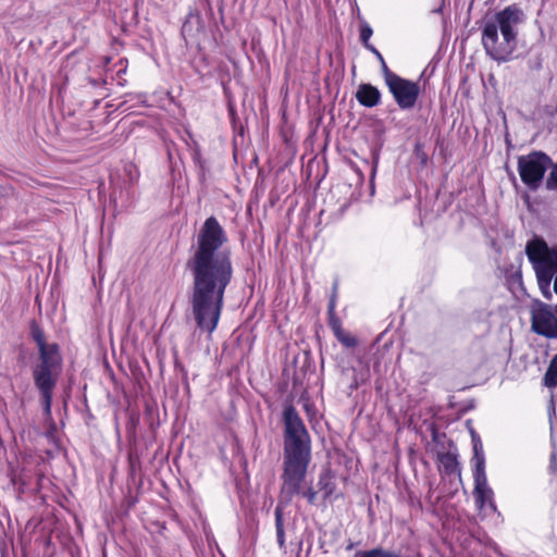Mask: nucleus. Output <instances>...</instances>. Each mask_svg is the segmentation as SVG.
Returning <instances> with one entry per match:
<instances>
[{
  "instance_id": "obj_9",
  "label": "nucleus",
  "mask_w": 557,
  "mask_h": 557,
  "mask_svg": "<svg viewBox=\"0 0 557 557\" xmlns=\"http://www.w3.org/2000/svg\"><path fill=\"white\" fill-rule=\"evenodd\" d=\"M532 331L547 338H557V318L547 305H540L532 310Z\"/></svg>"
},
{
  "instance_id": "obj_3",
  "label": "nucleus",
  "mask_w": 557,
  "mask_h": 557,
  "mask_svg": "<svg viewBox=\"0 0 557 557\" xmlns=\"http://www.w3.org/2000/svg\"><path fill=\"white\" fill-rule=\"evenodd\" d=\"M30 337L38 348V359L33 367V381L38 389L45 411L50 413L53 391L62 372V356L58 344L48 343L42 329L33 321Z\"/></svg>"
},
{
  "instance_id": "obj_25",
  "label": "nucleus",
  "mask_w": 557,
  "mask_h": 557,
  "mask_svg": "<svg viewBox=\"0 0 557 557\" xmlns=\"http://www.w3.org/2000/svg\"><path fill=\"white\" fill-rule=\"evenodd\" d=\"M334 308H335V296L333 295V297L331 298L330 304H329L330 313H332L334 311Z\"/></svg>"
},
{
  "instance_id": "obj_4",
  "label": "nucleus",
  "mask_w": 557,
  "mask_h": 557,
  "mask_svg": "<svg viewBox=\"0 0 557 557\" xmlns=\"http://www.w3.org/2000/svg\"><path fill=\"white\" fill-rule=\"evenodd\" d=\"M525 253L533 264L540 286H549L557 272V248H549L542 238H534L527 244Z\"/></svg>"
},
{
  "instance_id": "obj_23",
  "label": "nucleus",
  "mask_w": 557,
  "mask_h": 557,
  "mask_svg": "<svg viewBox=\"0 0 557 557\" xmlns=\"http://www.w3.org/2000/svg\"><path fill=\"white\" fill-rule=\"evenodd\" d=\"M326 480L327 478L325 476H321L319 480V485L321 486L322 490H325V497H327L332 493V488H329V482H326Z\"/></svg>"
},
{
  "instance_id": "obj_11",
  "label": "nucleus",
  "mask_w": 557,
  "mask_h": 557,
  "mask_svg": "<svg viewBox=\"0 0 557 557\" xmlns=\"http://www.w3.org/2000/svg\"><path fill=\"white\" fill-rule=\"evenodd\" d=\"M356 98L361 106L372 108L380 103L381 92L371 84L363 83L359 85Z\"/></svg>"
},
{
  "instance_id": "obj_12",
  "label": "nucleus",
  "mask_w": 557,
  "mask_h": 557,
  "mask_svg": "<svg viewBox=\"0 0 557 557\" xmlns=\"http://www.w3.org/2000/svg\"><path fill=\"white\" fill-rule=\"evenodd\" d=\"M283 500L288 504L290 500H286L285 497L281 495V499L275 507L274 517H275V534L276 542L280 549H285V518H284V506Z\"/></svg>"
},
{
  "instance_id": "obj_22",
  "label": "nucleus",
  "mask_w": 557,
  "mask_h": 557,
  "mask_svg": "<svg viewBox=\"0 0 557 557\" xmlns=\"http://www.w3.org/2000/svg\"><path fill=\"white\" fill-rule=\"evenodd\" d=\"M302 496L306 497L310 504H314L317 498V492L310 487L302 493Z\"/></svg>"
},
{
  "instance_id": "obj_2",
  "label": "nucleus",
  "mask_w": 557,
  "mask_h": 557,
  "mask_svg": "<svg viewBox=\"0 0 557 557\" xmlns=\"http://www.w3.org/2000/svg\"><path fill=\"white\" fill-rule=\"evenodd\" d=\"M284 420V471L282 474V496L292 500L300 493V484L306 478L311 460L309 433L294 406H285Z\"/></svg>"
},
{
  "instance_id": "obj_7",
  "label": "nucleus",
  "mask_w": 557,
  "mask_h": 557,
  "mask_svg": "<svg viewBox=\"0 0 557 557\" xmlns=\"http://www.w3.org/2000/svg\"><path fill=\"white\" fill-rule=\"evenodd\" d=\"M524 20L523 11L517 4H511L495 13L493 18L487 20L484 25H494L505 41L518 42V27Z\"/></svg>"
},
{
  "instance_id": "obj_17",
  "label": "nucleus",
  "mask_w": 557,
  "mask_h": 557,
  "mask_svg": "<svg viewBox=\"0 0 557 557\" xmlns=\"http://www.w3.org/2000/svg\"><path fill=\"white\" fill-rule=\"evenodd\" d=\"M336 338L346 347H355L357 345V339L350 335H346L342 332L341 329L335 330Z\"/></svg>"
},
{
  "instance_id": "obj_10",
  "label": "nucleus",
  "mask_w": 557,
  "mask_h": 557,
  "mask_svg": "<svg viewBox=\"0 0 557 557\" xmlns=\"http://www.w3.org/2000/svg\"><path fill=\"white\" fill-rule=\"evenodd\" d=\"M473 478H474L473 494L481 493V492H486L487 493L488 507L492 508L493 510H496V505H495L494 499H493L494 493H493V490L487 484L485 467H483V462L482 461H480L479 466L474 468Z\"/></svg>"
},
{
  "instance_id": "obj_8",
  "label": "nucleus",
  "mask_w": 557,
  "mask_h": 557,
  "mask_svg": "<svg viewBox=\"0 0 557 557\" xmlns=\"http://www.w3.org/2000/svg\"><path fill=\"white\" fill-rule=\"evenodd\" d=\"M482 45L486 54L498 63L509 61L511 54L517 49V41H505L494 25H484L482 29Z\"/></svg>"
},
{
  "instance_id": "obj_18",
  "label": "nucleus",
  "mask_w": 557,
  "mask_h": 557,
  "mask_svg": "<svg viewBox=\"0 0 557 557\" xmlns=\"http://www.w3.org/2000/svg\"><path fill=\"white\" fill-rule=\"evenodd\" d=\"M372 34H373V30H372V28L370 27L369 24L361 25V28H360V40H361V42L363 44V46L367 49H368V46H372L369 42V39L372 36Z\"/></svg>"
},
{
  "instance_id": "obj_20",
  "label": "nucleus",
  "mask_w": 557,
  "mask_h": 557,
  "mask_svg": "<svg viewBox=\"0 0 557 557\" xmlns=\"http://www.w3.org/2000/svg\"><path fill=\"white\" fill-rule=\"evenodd\" d=\"M368 50H370L376 57V60L380 61L383 76H384V78H386V70H389V69L386 65V62H385L383 55L374 46H368Z\"/></svg>"
},
{
  "instance_id": "obj_27",
  "label": "nucleus",
  "mask_w": 557,
  "mask_h": 557,
  "mask_svg": "<svg viewBox=\"0 0 557 557\" xmlns=\"http://www.w3.org/2000/svg\"><path fill=\"white\" fill-rule=\"evenodd\" d=\"M556 313H557V305H556Z\"/></svg>"
},
{
  "instance_id": "obj_19",
  "label": "nucleus",
  "mask_w": 557,
  "mask_h": 557,
  "mask_svg": "<svg viewBox=\"0 0 557 557\" xmlns=\"http://www.w3.org/2000/svg\"><path fill=\"white\" fill-rule=\"evenodd\" d=\"M546 188L549 190L557 189V164L553 166L546 180Z\"/></svg>"
},
{
  "instance_id": "obj_24",
  "label": "nucleus",
  "mask_w": 557,
  "mask_h": 557,
  "mask_svg": "<svg viewBox=\"0 0 557 557\" xmlns=\"http://www.w3.org/2000/svg\"><path fill=\"white\" fill-rule=\"evenodd\" d=\"M549 469H550L552 472H556L557 471V454L556 453H553L552 456H550Z\"/></svg>"
},
{
  "instance_id": "obj_6",
  "label": "nucleus",
  "mask_w": 557,
  "mask_h": 557,
  "mask_svg": "<svg viewBox=\"0 0 557 557\" xmlns=\"http://www.w3.org/2000/svg\"><path fill=\"white\" fill-rule=\"evenodd\" d=\"M384 81L400 109L408 110L416 106L420 94L418 83L403 78L391 70H386V78Z\"/></svg>"
},
{
  "instance_id": "obj_16",
  "label": "nucleus",
  "mask_w": 557,
  "mask_h": 557,
  "mask_svg": "<svg viewBox=\"0 0 557 557\" xmlns=\"http://www.w3.org/2000/svg\"><path fill=\"white\" fill-rule=\"evenodd\" d=\"M472 438H473V453H474L473 460L475 461V467L479 466L480 461H482L483 467H485V458L483 455L482 444L479 440L478 441L475 440V436L473 433H472Z\"/></svg>"
},
{
  "instance_id": "obj_15",
  "label": "nucleus",
  "mask_w": 557,
  "mask_h": 557,
  "mask_svg": "<svg viewBox=\"0 0 557 557\" xmlns=\"http://www.w3.org/2000/svg\"><path fill=\"white\" fill-rule=\"evenodd\" d=\"M356 557H400V555L383 548H373L370 550L359 552L356 554Z\"/></svg>"
},
{
  "instance_id": "obj_5",
  "label": "nucleus",
  "mask_w": 557,
  "mask_h": 557,
  "mask_svg": "<svg viewBox=\"0 0 557 557\" xmlns=\"http://www.w3.org/2000/svg\"><path fill=\"white\" fill-rule=\"evenodd\" d=\"M552 159L542 151H533L518 158V172L523 184L531 190H536L543 181Z\"/></svg>"
},
{
  "instance_id": "obj_14",
  "label": "nucleus",
  "mask_w": 557,
  "mask_h": 557,
  "mask_svg": "<svg viewBox=\"0 0 557 557\" xmlns=\"http://www.w3.org/2000/svg\"><path fill=\"white\" fill-rule=\"evenodd\" d=\"M544 384L547 387L557 386V354L553 357L544 375Z\"/></svg>"
},
{
  "instance_id": "obj_13",
  "label": "nucleus",
  "mask_w": 557,
  "mask_h": 557,
  "mask_svg": "<svg viewBox=\"0 0 557 557\" xmlns=\"http://www.w3.org/2000/svg\"><path fill=\"white\" fill-rule=\"evenodd\" d=\"M438 461L447 475L456 474L461 478V469L456 454L451 451L438 454Z\"/></svg>"
},
{
  "instance_id": "obj_1",
  "label": "nucleus",
  "mask_w": 557,
  "mask_h": 557,
  "mask_svg": "<svg viewBox=\"0 0 557 557\" xmlns=\"http://www.w3.org/2000/svg\"><path fill=\"white\" fill-rule=\"evenodd\" d=\"M227 236L216 218H208L190 248L186 269L193 277L190 306L197 326L212 333L219 323L224 294L234 269L231 251L222 249Z\"/></svg>"
},
{
  "instance_id": "obj_26",
  "label": "nucleus",
  "mask_w": 557,
  "mask_h": 557,
  "mask_svg": "<svg viewBox=\"0 0 557 557\" xmlns=\"http://www.w3.org/2000/svg\"><path fill=\"white\" fill-rule=\"evenodd\" d=\"M554 289L557 293V275H556V278H555V283H554Z\"/></svg>"
},
{
  "instance_id": "obj_21",
  "label": "nucleus",
  "mask_w": 557,
  "mask_h": 557,
  "mask_svg": "<svg viewBox=\"0 0 557 557\" xmlns=\"http://www.w3.org/2000/svg\"><path fill=\"white\" fill-rule=\"evenodd\" d=\"M473 495H474V498H475V504H476V506L480 509H482L485 505L488 506L487 493L486 492L475 493Z\"/></svg>"
}]
</instances>
